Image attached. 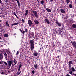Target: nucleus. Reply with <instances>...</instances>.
I'll list each match as a JSON object with an SVG mask.
<instances>
[{
  "instance_id": "obj_1",
  "label": "nucleus",
  "mask_w": 76,
  "mask_h": 76,
  "mask_svg": "<svg viewBox=\"0 0 76 76\" xmlns=\"http://www.w3.org/2000/svg\"><path fill=\"white\" fill-rule=\"evenodd\" d=\"M33 14H31L32 17L35 18V17L36 18H38V13L36 11H33Z\"/></svg>"
},
{
  "instance_id": "obj_2",
  "label": "nucleus",
  "mask_w": 76,
  "mask_h": 76,
  "mask_svg": "<svg viewBox=\"0 0 76 76\" xmlns=\"http://www.w3.org/2000/svg\"><path fill=\"white\" fill-rule=\"evenodd\" d=\"M45 21L46 22V23H47L48 25H49L50 24V22L49 20H48L47 17H46V18H45Z\"/></svg>"
},
{
  "instance_id": "obj_3",
  "label": "nucleus",
  "mask_w": 76,
  "mask_h": 76,
  "mask_svg": "<svg viewBox=\"0 0 76 76\" xmlns=\"http://www.w3.org/2000/svg\"><path fill=\"white\" fill-rule=\"evenodd\" d=\"M72 45L75 48H76V42L74 41L72 42Z\"/></svg>"
},
{
  "instance_id": "obj_4",
  "label": "nucleus",
  "mask_w": 76,
  "mask_h": 76,
  "mask_svg": "<svg viewBox=\"0 0 76 76\" xmlns=\"http://www.w3.org/2000/svg\"><path fill=\"white\" fill-rule=\"evenodd\" d=\"M60 11L61 13L63 14H65L66 13L65 11L62 9H60Z\"/></svg>"
},
{
  "instance_id": "obj_5",
  "label": "nucleus",
  "mask_w": 76,
  "mask_h": 76,
  "mask_svg": "<svg viewBox=\"0 0 76 76\" xmlns=\"http://www.w3.org/2000/svg\"><path fill=\"white\" fill-rule=\"evenodd\" d=\"M3 56V53H1L0 54V61H1L2 60Z\"/></svg>"
},
{
  "instance_id": "obj_6",
  "label": "nucleus",
  "mask_w": 76,
  "mask_h": 76,
  "mask_svg": "<svg viewBox=\"0 0 76 76\" xmlns=\"http://www.w3.org/2000/svg\"><path fill=\"white\" fill-rule=\"evenodd\" d=\"M68 66H69V68H70L71 67V64H72V61H69V62H68Z\"/></svg>"
},
{
  "instance_id": "obj_7",
  "label": "nucleus",
  "mask_w": 76,
  "mask_h": 76,
  "mask_svg": "<svg viewBox=\"0 0 76 76\" xmlns=\"http://www.w3.org/2000/svg\"><path fill=\"white\" fill-rule=\"evenodd\" d=\"M28 24L30 26H31L32 24V21L31 20H28Z\"/></svg>"
},
{
  "instance_id": "obj_8",
  "label": "nucleus",
  "mask_w": 76,
  "mask_h": 76,
  "mask_svg": "<svg viewBox=\"0 0 76 76\" xmlns=\"http://www.w3.org/2000/svg\"><path fill=\"white\" fill-rule=\"evenodd\" d=\"M34 22L35 23V24H36V25H38L39 23L37 19L34 20Z\"/></svg>"
},
{
  "instance_id": "obj_9",
  "label": "nucleus",
  "mask_w": 76,
  "mask_h": 76,
  "mask_svg": "<svg viewBox=\"0 0 76 76\" xmlns=\"http://www.w3.org/2000/svg\"><path fill=\"white\" fill-rule=\"evenodd\" d=\"M56 24H57V25L58 26H59V27L61 26L62 25L61 23L59 22H58V21H56Z\"/></svg>"
},
{
  "instance_id": "obj_10",
  "label": "nucleus",
  "mask_w": 76,
  "mask_h": 76,
  "mask_svg": "<svg viewBox=\"0 0 76 76\" xmlns=\"http://www.w3.org/2000/svg\"><path fill=\"white\" fill-rule=\"evenodd\" d=\"M28 13H29L28 10H26V11H25V16H26Z\"/></svg>"
},
{
  "instance_id": "obj_11",
  "label": "nucleus",
  "mask_w": 76,
  "mask_h": 76,
  "mask_svg": "<svg viewBox=\"0 0 76 76\" xmlns=\"http://www.w3.org/2000/svg\"><path fill=\"white\" fill-rule=\"evenodd\" d=\"M3 54H4V56H5V57L6 58V60H7V58H8V56H7V54L6 53H3Z\"/></svg>"
},
{
  "instance_id": "obj_12",
  "label": "nucleus",
  "mask_w": 76,
  "mask_h": 76,
  "mask_svg": "<svg viewBox=\"0 0 76 76\" xmlns=\"http://www.w3.org/2000/svg\"><path fill=\"white\" fill-rule=\"evenodd\" d=\"M46 11H47L49 12H50L52 11L51 9H50L48 8L46 9Z\"/></svg>"
},
{
  "instance_id": "obj_13",
  "label": "nucleus",
  "mask_w": 76,
  "mask_h": 76,
  "mask_svg": "<svg viewBox=\"0 0 76 76\" xmlns=\"http://www.w3.org/2000/svg\"><path fill=\"white\" fill-rule=\"evenodd\" d=\"M30 45H34V41L33 40H30Z\"/></svg>"
},
{
  "instance_id": "obj_14",
  "label": "nucleus",
  "mask_w": 76,
  "mask_h": 76,
  "mask_svg": "<svg viewBox=\"0 0 76 76\" xmlns=\"http://www.w3.org/2000/svg\"><path fill=\"white\" fill-rule=\"evenodd\" d=\"M12 62V60L9 61V66H10V67H11V66Z\"/></svg>"
},
{
  "instance_id": "obj_15",
  "label": "nucleus",
  "mask_w": 76,
  "mask_h": 76,
  "mask_svg": "<svg viewBox=\"0 0 76 76\" xmlns=\"http://www.w3.org/2000/svg\"><path fill=\"white\" fill-rule=\"evenodd\" d=\"M34 48V45H30V49L31 50H33Z\"/></svg>"
},
{
  "instance_id": "obj_16",
  "label": "nucleus",
  "mask_w": 76,
  "mask_h": 76,
  "mask_svg": "<svg viewBox=\"0 0 76 76\" xmlns=\"http://www.w3.org/2000/svg\"><path fill=\"white\" fill-rule=\"evenodd\" d=\"M38 53H37V52L35 51H34V55L35 56L37 57L38 55Z\"/></svg>"
},
{
  "instance_id": "obj_17",
  "label": "nucleus",
  "mask_w": 76,
  "mask_h": 76,
  "mask_svg": "<svg viewBox=\"0 0 76 76\" xmlns=\"http://www.w3.org/2000/svg\"><path fill=\"white\" fill-rule=\"evenodd\" d=\"M16 0L17 1V3L19 7H20V3L19 2V1L18 0Z\"/></svg>"
},
{
  "instance_id": "obj_18",
  "label": "nucleus",
  "mask_w": 76,
  "mask_h": 76,
  "mask_svg": "<svg viewBox=\"0 0 76 76\" xmlns=\"http://www.w3.org/2000/svg\"><path fill=\"white\" fill-rule=\"evenodd\" d=\"M6 25L8 26V27H10L9 24H8L7 20V21L6 22Z\"/></svg>"
},
{
  "instance_id": "obj_19",
  "label": "nucleus",
  "mask_w": 76,
  "mask_h": 76,
  "mask_svg": "<svg viewBox=\"0 0 76 76\" xmlns=\"http://www.w3.org/2000/svg\"><path fill=\"white\" fill-rule=\"evenodd\" d=\"M13 62L14 63H15L14 65H15L17 63V61H16V60L15 59H14L13 61Z\"/></svg>"
},
{
  "instance_id": "obj_20",
  "label": "nucleus",
  "mask_w": 76,
  "mask_h": 76,
  "mask_svg": "<svg viewBox=\"0 0 76 76\" xmlns=\"http://www.w3.org/2000/svg\"><path fill=\"white\" fill-rule=\"evenodd\" d=\"M66 2L67 4L69 3L70 2V0H66Z\"/></svg>"
},
{
  "instance_id": "obj_21",
  "label": "nucleus",
  "mask_w": 76,
  "mask_h": 76,
  "mask_svg": "<svg viewBox=\"0 0 76 76\" xmlns=\"http://www.w3.org/2000/svg\"><path fill=\"white\" fill-rule=\"evenodd\" d=\"M34 67L35 68V69H37L38 67V66L37 64L34 65Z\"/></svg>"
},
{
  "instance_id": "obj_22",
  "label": "nucleus",
  "mask_w": 76,
  "mask_h": 76,
  "mask_svg": "<svg viewBox=\"0 0 76 76\" xmlns=\"http://www.w3.org/2000/svg\"><path fill=\"white\" fill-rule=\"evenodd\" d=\"M72 27L74 28H76V24H73L72 25Z\"/></svg>"
},
{
  "instance_id": "obj_23",
  "label": "nucleus",
  "mask_w": 76,
  "mask_h": 76,
  "mask_svg": "<svg viewBox=\"0 0 76 76\" xmlns=\"http://www.w3.org/2000/svg\"><path fill=\"white\" fill-rule=\"evenodd\" d=\"M25 32L27 33L28 32V30L27 28H26L25 29V31H24Z\"/></svg>"
},
{
  "instance_id": "obj_24",
  "label": "nucleus",
  "mask_w": 76,
  "mask_h": 76,
  "mask_svg": "<svg viewBox=\"0 0 76 76\" xmlns=\"http://www.w3.org/2000/svg\"><path fill=\"white\" fill-rule=\"evenodd\" d=\"M4 37H6L7 38L8 37V35L7 34H5L4 35Z\"/></svg>"
},
{
  "instance_id": "obj_25",
  "label": "nucleus",
  "mask_w": 76,
  "mask_h": 76,
  "mask_svg": "<svg viewBox=\"0 0 76 76\" xmlns=\"http://www.w3.org/2000/svg\"><path fill=\"white\" fill-rule=\"evenodd\" d=\"M21 71H18V72L17 73V75H19L20 73H21Z\"/></svg>"
},
{
  "instance_id": "obj_26",
  "label": "nucleus",
  "mask_w": 76,
  "mask_h": 76,
  "mask_svg": "<svg viewBox=\"0 0 76 76\" xmlns=\"http://www.w3.org/2000/svg\"><path fill=\"white\" fill-rule=\"evenodd\" d=\"M25 31H24L22 29V31L21 32V33H22L23 34V35L25 34Z\"/></svg>"
},
{
  "instance_id": "obj_27",
  "label": "nucleus",
  "mask_w": 76,
  "mask_h": 76,
  "mask_svg": "<svg viewBox=\"0 0 76 76\" xmlns=\"http://www.w3.org/2000/svg\"><path fill=\"white\" fill-rule=\"evenodd\" d=\"M72 72H75V68L73 67H72Z\"/></svg>"
},
{
  "instance_id": "obj_28",
  "label": "nucleus",
  "mask_w": 76,
  "mask_h": 76,
  "mask_svg": "<svg viewBox=\"0 0 76 76\" xmlns=\"http://www.w3.org/2000/svg\"><path fill=\"white\" fill-rule=\"evenodd\" d=\"M58 32L60 34H61L62 33L61 30L58 29Z\"/></svg>"
},
{
  "instance_id": "obj_29",
  "label": "nucleus",
  "mask_w": 76,
  "mask_h": 76,
  "mask_svg": "<svg viewBox=\"0 0 76 76\" xmlns=\"http://www.w3.org/2000/svg\"><path fill=\"white\" fill-rule=\"evenodd\" d=\"M69 7L70 8H72V6L71 4H69Z\"/></svg>"
},
{
  "instance_id": "obj_30",
  "label": "nucleus",
  "mask_w": 76,
  "mask_h": 76,
  "mask_svg": "<svg viewBox=\"0 0 76 76\" xmlns=\"http://www.w3.org/2000/svg\"><path fill=\"white\" fill-rule=\"evenodd\" d=\"M44 3V1L43 0H42L41 1H40V3L41 4H43Z\"/></svg>"
},
{
  "instance_id": "obj_31",
  "label": "nucleus",
  "mask_w": 76,
  "mask_h": 76,
  "mask_svg": "<svg viewBox=\"0 0 76 76\" xmlns=\"http://www.w3.org/2000/svg\"><path fill=\"white\" fill-rule=\"evenodd\" d=\"M7 53L8 55H9L10 54V51H8L7 52Z\"/></svg>"
},
{
  "instance_id": "obj_32",
  "label": "nucleus",
  "mask_w": 76,
  "mask_h": 76,
  "mask_svg": "<svg viewBox=\"0 0 76 76\" xmlns=\"http://www.w3.org/2000/svg\"><path fill=\"white\" fill-rule=\"evenodd\" d=\"M31 35L32 37H34V34L33 33H31Z\"/></svg>"
},
{
  "instance_id": "obj_33",
  "label": "nucleus",
  "mask_w": 76,
  "mask_h": 76,
  "mask_svg": "<svg viewBox=\"0 0 76 76\" xmlns=\"http://www.w3.org/2000/svg\"><path fill=\"white\" fill-rule=\"evenodd\" d=\"M22 22L23 23H24L25 21L24 20L23 18L22 19Z\"/></svg>"
},
{
  "instance_id": "obj_34",
  "label": "nucleus",
  "mask_w": 76,
  "mask_h": 76,
  "mask_svg": "<svg viewBox=\"0 0 76 76\" xmlns=\"http://www.w3.org/2000/svg\"><path fill=\"white\" fill-rule=\"evenodd\" d=\"M72 71H69V73H70V74L71 75L72 74Z\"/></svg>"
},
{
  "instance_id": "obj_35",
  "label": "nucleus",
  "mask_w": 76,
  "mask_h": 76,
  "mask_svg": "<svg viewBox=\"0 0 76 76\" xmlns=\"http://www.w3.org/2000/svg\"><path fill=\"white\" fill-rule=\"evenodd\" d=\"M18 23H14V24H15V25H17L18 24Z\"/></svg>"
},
{
  "instance_id": "obj_36",
  "label": "nucleus",
  "mask_w": 76,
  "mask_h": 76,
  "mask_svg": "<svg viewBox=\"0 0 76 76\" xmlns=\"http://www.w3.org/2000/svg\"><path fill=\"white\" fill-rule=\"evenodd\" d=\"M4 63L5 64V65L6 66L7 65V63L6 62H4Z\"/></svg>"
},
{
  "instance_id": "obj_37",
  "label": "nucleus",
  "mask_w": 76,
  "mask_h": 76,
  "mask_svg": "<svg viewBox=\"0 0 76 76\" xmlns=\"http://www.w3.org/2000/svg\"><path fill=\"white\" fill-rule=\"evenodd\" d=\"M14 15L16 17H17V15H16V14L15 12H14Z\"/></svg>"
},
{
  "instance_id": "obj_38",
  "label": "nucleus",
  "mask_w": 76,
  "mask_h": 76,
  "mask_svg": "<svg viewBox=\"0 0 76 76\" xmlns=\"http://www.w3.org/2000/svg\"><path fill=\"white\" fill-rule=\"evenodd\" d=\"M5 0V3H7L8 2V0Z\"/></svg>"
},
{
  "instance_id": "obj_39",
  "label": "nucleus",
  "mask_w": 76,
  "mask_h": 76,
  "mask_svg": "<svg viewBox=\"0 0 76 76\" xmlns=\"http://www.w3.org/2000/svg\"><path fill=\"white\" fill-rule=\"evenodd\" d=\"M72 75H74V76H76V74H74V73H73L72 74Z\"/></svg>"
},
{
  "instance_id": "obj_40",
  "label": "nucleus",
  "mask_w": 76,
  "mask_h": 76,
  "mask_svg": "<svg viewBox=\"0 0 76 76\" xmlns=\"http://www.w3.org/2000/svg\"><path fill=\"white\" fill-rule=\"evenodd\" d=\"M19 52L18 51H17V55H18V54H19Z\"/></svg>"
},
{
  "instance_id": "obj_41",
  "label": "nucleus",
  "mask_w": 76,
  "mask_h": 76,
  "mask_svg": "<svg viewBox=\"0 0 76 76\" xmlns=\"http://www.w3.org/2000/svg\"><path fill=\"white\" fill-rule=\"evenodd\" d=\"M66 76H71L70 75H69V74H66Z\"/></svg>"
},
{
  "instance_id": "obj_42",
  "label": "nucleus",
  "mask_w": 76,
  "mask_h": 76,
  "mask_svg": "<svg viewBox=\"0 0 76 76\" xmlns=\"http://www.w3.org/2000/svg\"><path fill=\"white\" fill-rule=\"evenodd\" d=\"M21 66H22V65L21 64H20L19 65V68H21Z\"/></svg>"
},
{
  "instance_id": "obj_43",
  "label": "nucleus",
  "mask_w": 76,
  "mask_h": 76,
  "mask_svg": "<svg viewBox=\"0 0 76 76\" xmlns=\"http://www.w3.org/2000/svg\"><path fill=\"white\" fill-rule=\"evenodd\" d=\"M41 67H41V69H42V70H43L44 68L42 66Z\"/></svg>"
},
{
  "instance_id": "obj_44",
  "label": "nucleus",
  "mask_w": 76,
  "mask_h": 76,
  "mask_svg": "<svg viewBox=\"0 0 76 76\" xmlns=\"http://www.w3.org/2000/svg\"><path fill=\"white\" fill-rule=\"evenodd\" d=\"M32 73H33V74H34L35 73L34 71H32Z\"/></svg>"
},
{
  "instance_id": "obj_45",
  "label": "nucleus",
  "mask_w": 76,
  "mask_h": 76,
  "mask_svg": "<svg viewBox=\"0 0 76 76\" xmlns=\"http://www.w3.org/2000/svg\"><path fill=\"white\" fill-rule=\"evenodd\" d=\"M0 73L1 74H4V73L3 72H1Z\"/></svg>"
},
{
  "instance_id": "obj_46",
  "label": "nucleus",
  "mask_w": 76,
  "mask_h": 76,
  "mask_svg": "<svg viewBox=\"0 0 76 76\" xmlns=\"http://www.w3.org/2000/svg\"><path fill=\"white\" fill-rule=\"evenodd\" d=\"M57 58H59V56H57Z\"/></svg>"
},
{
  "instance_id": "obj_47",
  "label": "nucleus",
  "mask_w": 76,
  "mask_h": 76,
  "mask_svg": "<svg viewBox=\"0 0 76 76\" xmlns=\"http://www.w3.org/2000/svg\"><path fill=\"white\" fill-rule=\"evenodd\" d=\"M20 68H19L18 69V71H19L20 70Z\"/></svg>"
},
{
  "instance_id": "obj_48",
  "label": "nucleus",
  "mask_w": 76,
  "mask_h": 76,
  "mask_svg": "<svg viewBox=\"0 0 76 76\" xmlns=\"http://www.w3.org/2000/svg\"><path fill=\"white\" fill-rule=\"evenodd\" d=\"M2 2V1L1 0H0V3H1Z\"/></svg>"
},
{
  "instance_id": "obj_49",
  "label": "nucleus",
  "mask_w": 76,
  "mask_h": 76,
  "mask_svg": "<svg viewBox=\"0 0 76 76\" xmlns=\"http://www.w3.org/2000/svg\"><path fill=\"white\" fill-rule=\"evenodd\" d=\"M13 25H15V23H14V24H12V26H13Z\"/></svg>"
},
{
  "instance_id": "obj_50",
  "label": "nucleus",
  "mask_w": 76,
  "mask_h": 76,
  "mask_svg": "<svg viewBox=\"0 0 76 76\" xmlns=\"http://www.w3.org/2000/svg\"><path fill=\"white\" fill-rule=\"evenodd\" d=\"M53 0H50L51 2H53Z\"/></svg>"
},
{
  "instance_id": "obj_51",
  "label": "nucleus",
  "mask_w": 76,
  "mask_h": 76,
  "mask_svg": "<svg viewBox=\"0 0 76 76\" xmlns=\"http://www.w3.org/2000/svg\"><path fill=\"white\" fill-rule=\"evenodd\" d=\"M58 30H61V28H58Z\"/></svg>"
},
{
  "instance_id": "obj_52",
  "label": "nucleus",
  "mask_w": 76,
  "mask_h": 76,
  "mask_svg": "<svg viewBox=\"0 0 76 76\" xmlns=\"http://www.w3.org/2000/svg\"><path fill=\"white\" fill-rule=\"evenodd\" d=\"M16 17H17V18L18 19H19V18L17 16H16Z\"/></svg>"
},
{
  "instance_id": "obj_53",
  "label": "nucleus",
  "mask_w": 76,
  "mask_h": 76,
  "mask_svg": "<svg viewBox=\"0 0 76 76\" xmlns=\"http://www.w3.org/2000/svg\"><path fill=\"white\" fill-rule=\"evenodd\" d=\"M2 64V63L1 62H0V64Z\"/></svg>"
},
{
  "instance_id": "obj_54",
  "label": "nucleus",
  "mask_w": 76,
  "mask_h": 76,
  "mask_svg": "<svg viewBox=\"0 0 76 76\" xmlns=\"http://www.w3.org/2000/svg\"><path fill=\"white\" fill-rule=\"evenodd\" d=\"M20 31H21V33L22 31V30H20Z\"/></svg>"
},
{
  "instance_id": "obj_55",
  "label": "nucleus",
  "mask_w": 76,
  "mask_h": 76,
  "mask_svg": "<svg viewBox=\"0 0 76 76\" xmlns=\"http://www.w3.org/2000/svg\"><path fill=\"white\" fill-rule=\"evenodd\" d=\"M2 20H0V23L1 22Z\"/></svg>"
},
{
  "instance_id": "obj_56",
  "label": "nucleus",
  "mask_w": 76,
  "mask_h": 76,
  "mask_svg": "<svg viewBox=\"0 0 76 76\" xmlns=\"http://www.w3.org/2000/svg\"><path fill=\"white\" fill-rule=\"evenodd\" d=\"M37 2H38V3H39V0H37Z\"/></svg>"
},
{
  "instance_id": "obj_57",
  "label": "nucleus",
  "mask_w": 76,
  "mask_h": 76,
  "mask_svg": "<svg viewBox=\"0 0 76 76\" xmlns=\"http://www.w3.org/2000/svg\"><path fill=\"white\" fill-rule=\"evenodd\" d=\"M61 35V37H63V36H62V35Z\"/></svg>"
},
{
  "instance_id": "obj_58",
  "label": "nucleus",
  "mask_w": 76,
  "mask_h": 76,
  "mask_svg": "<svg viewBox=\"0 0 76 76\" xmlns=\"http://www.w3.org/2000/svg\"><path fill=\"white\" fill-rule=\"evenodd\" d=\"M0 39H1V37H0Z\"/></svg>"
},
{
  "instance_id": "obj_59",
  "label": "nucleus",
  "mask_w": 76,
  "mask_h": 76,
  "mask_svg": "<svg viewBox=\"0 0 76 76\" xmlns=\"http://www.w3.org/2000/svg\"><path fill=\"white\" fill-rule=\"evenodd\" d=\"M74 16V14H73V16Z\"/></svg>"
},
{
  "instance_id": "obj_60",
  "label": "nucleus",
  "mask_w": 76,
  "mask_h": 76,
  "mask_svg": "<svg viewBox=\"0 0 76 76\" xmlns=\"http://www.w3.org/2000/svg\"><path fill=\"white\" fill-rule=\"evenodd\" d=\"M11 57H12V58H13V57H12L13 56H11Z\"/></svg>"
},
{
  "instance_id": "obj_61",
  "label": "nucleus",
  "mask_w": 76,
  "mask_h": 76,
  "mask_svg": "<svg viewBox=\"0 0 76 76\" xmlns=\"http://www.w3.org/2000/svg\"><path fill=\"white\" fill-rule=\"evenodd\" d=\"M0 42H2L0 41Z\"/></svg>"
},
{
  "instance_id": "obj_62",
  "label": "nucleus",
  "mask_w": 76,
  "mask_h": 76,
  "mask_svg": "<svg viewBox=\"0 0 76 76\" xmlns=\"http://www.w3.org/2000/svg\"><path fill=\"white\" fill-rule=\"evenodd\" d=\"M48 46V45H46V46Z\"/></svg>"
},
{
  "instance_id": "obj_63",
  "label": "nucleus",
  "mask_w": 76,
  "mask_h": 76,
  "mask_svg": "<svg viewBox=\"0 0 76 76\" xmlns=\"http://www.w3.org/2000/svg\"><path fill=\"white\" fill-rule=\"evenodd\" d=\"M62 76H64V75H62Z\"/></svg>"
},
{
  "instance_id": "obj_64",
  "label": "nucleus",
  "mask_w": 76,
  "mask_h": 76,
  "mask_svg": "<svg viewBox=\"0 0 76 76\" xmlns=\"http://www.w3.org/2000/svg\"><path fill=\"white\" fill-rule=\"evenodd\" d=\"M38 0H37V1H38Z\"/></svg>"
}]
</instances>
